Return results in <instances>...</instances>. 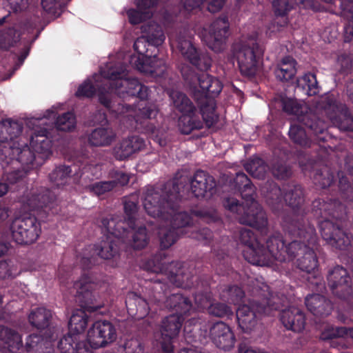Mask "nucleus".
Returning a JSON list of instances; mask_svg holds the SVG:
<instances>
[{"instance_id":"nucleus-1","label":"nucleus","mask_w":353,"mask_h":353,"mask_svg":"<svg viewBox=\"0 0 353 353\" xmlns=\"http://www.w3.org/2000/svg\"><path fill=\"white\" fill-rule=\"evenodd\" d=\"M186 181L185 178H182L180 181H168L161 188H148L143 203L150 216L167 223L176 231L190 225L192 221L190 216L180 211L178 206L182 195L176 186Z\"/></svg>"},{"instance_id":"nucleus-2","label":"nucleus","mask_w":353,"mask_h":353,"mask_svg":"<svg viewBox=\"0 0 353 353\" xmlns=\"http://www.w3.org/2000/svg\"><path fill=\"white\" fill-rule=\"evenodd\" d=\"M289 232L301 241L294 240L288 245L284 243L283 252L286 261L297 258V267L307 273L314 272L318 266V260L314 250L309 245L315 241V230L306 226L299 219L292 220L288 226Z\"/></svg>"},{"instance_id":"nucleus-3","label":"nucleus","mask_w":353,"mask_h":353,"mask_svg":"<svg viewBox=\"0 0 353 353\" xmlns=\"http://www.w3.org/2000/svg\"><path fill=\"white\" fill-rule=\"evenodd\" d=\"M245 203H240L234 197H227L223 200L225 209L236 214V219L241 224L252 227L263 228L267 224V217L260 205L255 201L253 185L239 190Z\"/></svg>"},{"instance_id":"nucleus-4","label":"nucleus","mask_w":353,"mask_h":353,"mask_svg":"<svg viewBox=\"0 0 353 353\" xmlns=\"http://www.w3.org/2000/svg\"><path fill=\"white\" fill-rule=\"evenodd\" d=\"M126 65L119 63L101 71L102 76L110 81L109 89L114 91L121 98L137 97L141 100L148 96V87L142 85L137 79L125 78Z\"/></svg>"},{"instance_id":"nucleus-5","label":"nucleus","mask_w":353,"mask_h":353,"mask_svg":"<svg viewBox=\"0 0 353 353\" xmlns=\"http://www.w3.org/2000/svg\"><path fill=\"white\" fill-rule=\"evenodd\" d=\"M181 71L186 85L196 100L211 99L222 90L221 81L204 72H196L188 65L182 67Z\"/></svg>"},{"instance_id":"nucleus-6","label":"nucleus","mask_w":353,"mask_h":353,"mask_svg":"<svg viewBox=\"0 0 353 353\" xmlns=\"http://www.w3.org/2000/svg\"><path fill=\"white\" fill-rule=\"evenodd\" d=\"M284 243L281 235H273L266 241L267 250L257 242L253 247L246 248L243 256L249 263L261 266L270 265L274 261L285 262Z\"/></svg>"},{"instance_id":"nucleus-7","label":"nucleus","mask_w":353,"mask_h":353,"mask_svg":"<svg viewBox=\"0 0 353 353\" xmlns=\"http://www.w3.org/2000/svg\"><path fill=\"white\" fill-rule=\"evenodd\" d=\"M315 112L325 114L341 130L353 131V117L346 105L336 100L334 95L327 94L316 101Z\"/></svg>"},{"instance_id":"nucleus-8","label":"nucleus","mask_w":353,"mask_h":353,"mask_svg":"<svg viewBox=\"0 0 353 353\" xmlns=\"http://www.w3.org/2000/svg\"><path fill=\"white\" fill-rule=\"evenodd\" d=\"M262 54L261 49L254 39L236 43L233 46V55L236 59L242 74L254 76L259 68V59Z\"/></svg>"},{"instance_id":"nucleus-9","label":"nucleus","mask_w":353,"mask_h":353,"mask_svg":"<svg viewBox=\"0 0 353 353\" xmlns=\"http://www.w3.org/2000/svg\"><path fill=\"white\" fill-rule=\"evenodd\" d=\"M164 252H159L152 259L153 272H164L169 281L177 287H188L192 283V274L179 262L168 263Z\"/></svg>"},{"instance_id":"nucleus-10","label":"nucleus","mask_w":353,"mask_h":353,"mask_svg":"<svg viewBox=\"0 0 353 353\" xmlns=\"http://www.w3.org/2000/svg\"><path fill=\"white\" fill-rule=\"evenodd\" d=\"M10 230L17 243L31 244L39 236L41 226L34 216L24 214L12 221Z\"/></svg>"},{"instance_id":"nucleus-11","label":"nucleus","mask_w":353,"mask_h":353,"mask_svg":"<svg viewBox=\"0 0 353 353\" xmlns=\"http://www.w3.org/2000/svg\"><path fill=\"white\" fill-rule=\"evenodd\" d=\"M0 152L6 159H10L12 164L18 162L26 170L39 166L43 161L29 147L23 145L21 148L18 142L0 145Z\"/></svg>"},{"instance_id":"nucleus-12","label":"nucleus","mask_w":353,"mask_h":353,"mask_svg":"<svg viewBox=\"0 0 353 353\" xmlns=\"http://www.w3.org/2000/svg\"><path fill=\"white\" fill-rule=\"evenodd\" d=\"M185 178L186 181L176 186V190L181 192L185 183H190V189L192 194L196 198H210L215 192L216 181L214 177L203 171H197L192 177L188 179L187 176H181L174 178L172 181H180Z\"/></svg>"},{"instance_id":"nucleus-13","label":"nucleus","mask_w":353,"mask_h":353,"mask_svg":"<svg viewBox=\"0 0 353 353\" xmlns=\"http://www.w3.org/2000/svg\"><path fill=\"white\" fill-rule=\"evenodd\" d=\"M119 239L107 234L104 239L97 245H94L90 252L92 254H84L82 257L81 263L83 268L90 269L97 262V256L101 259L109 260L114 258L119 254Z\"/></svg>"},{"instance_id":"nucleus-14","label":"nucleus","mask_w":353,"mask_h":353,"mask_svg":"<svg viewBox=\"0 0 353 353\" xmlns=\"http://www.w3.org/2000/svg\"><path fill=\"white\" fill-rule=\"evenodd\" d=\"M283 110L289 114L297 117V119L313 131L316 134H323L326 128L325 123L321 120H315V116L311 113L303 114L306 106L299 104L292 99L282 100Z\"/></svg>"},{"instance_id":"nucleus-15","label":"nucleus","mask_w":353,"mask_h":353,"mask_svg":"<svg viewBox=\"0 0 353 353\" xmlns=\"http://www.w3.org/2000/svg\"><path fill=\"white\" fill-rule=\"evenodd\" d=\"M230 24L228 18L220 17L209 26L205 36L207 46L215 52H221L225 48V41L229 35Z\"/></svg>"},{"instance_id":"nucleus-16","label":"nucleus","mask_w":353,"mask_h":353,"mask_svg":"<svg viewBox=\"0 0 353 353\" xmlns=\"http://www.w3.org/2000/svg\"><path fill=\"white\" fill-rule=\"evenodd\" d=\"M88 339L95 348L103 347L117 339L114 325L108 321H97L88 330Z\"/></svg>"},{"instance_id":"nucleus-17","label":"nucleus","mask_w":353,"mask_h":353,"mask_svg":"<svg viewBox=\"0 0 353 353\" xmlns=\"http://www.w3.org/2000/svg\"><path fill=\"white\" fill-rule=\"evenodd\" d=\"M97 287L87 276H82L74 283L76 290L75 300L81 309H101L103 305H97L96 294L94 292Z\"/></svg>"},{"instance_id":"nucleus-18","label":"nucleus","mask_w":353,"mask_h":353,"mask_svg":"<svg viewBox=\"0 0 353 353\" xmlns=\"http://www.w3.org/2000/svg\"><path fill=\"white\" fill-rule=\"evenodd\" d=\"M183 321V317L177 314H171L163 319L161 326V346L163 352H173L172 341L178 336Z\"/></svg>"},{"instance_id":"nucleus-19","label":"nucleus","mask_w":353,"mask_h":353,"mask_svg":"<svg viewBox=\"0 0 353 353\" xmlns=\"http://www.w3.org/2000/svg\"><path fill=\"white\" fill-rule=\"evenodd\" d=\"M320 228L323 239L332 247L344 250L350 244L349 237L332 221H322Z\"/></svg>"},{"instance_id":"nucleus-20","label":"nucleus","mask_w":353,"mask_h":353,"mask_svg":"<svg viewBox=\"0 0 353 353\" xmlns=\"http://www.w3.org/2000/svg\"><path fill=\"white\" fill-rule=\"evenodd\" d=\"M210 314L221 318L232 319L234 318L239 327L243 332H249L256 325V310H210ZM259 312L260 310H256Z\"/></svg>"},{"instance_id":"nucleus-21","label":"nucleus","mask_w":353,"mask_h":353,"mask_svg":"<svg viewBox=\"0 0 353 353\" xmlns=\"http://www.w3.org/2000/svg\"><path fill=\"white\" fill-rule=\"evenodd\" d=\"M210 336L213 343L219 349L228 351L235 343V336L230 327L222 321L216 322L210 329Z\"/></svg>"},{"instance_id":"nucleus-22","label":"nucleus","mask_w":353,"mask_h":353,"mask_svg":"<svg viewBox=\"0 0 353 353\" xmlns=\"http://www.w3.org/2000/svg\"><path fill=\"white\" fill-rule=\"evenodd\" d=\"M145 141L139 136H132L119 141L112 148L113 157L119 161H125L133 154L143 150Z\"/></svg>"},{"instance_id":"nucleus-23","label":"nucleus","mask_w":353,"mask_h":353,"mask_svg":"<svg viewBox=\"0 0 353 353\" xmlns=\"http://www.w3.org/2000/svg\"><path fill=\"white\" fill-rule=\"evenodd\" d=\"M30 145L41 160L48 158L51 154L52 143L48 130L45 128L35 130L30 136Z\"/></svg>"},{"instance_id":"nucleus-24","label":"nucleus","mask_w":353,"mask_h":353,"mask_svg":"<svg viewBox=\"0 0 353 353\" xmlns=\"http://www.w3.org/2000/svg\"><path fill=\"white\" fill-rule=\"evenodd\" d=\"M280 321L288 330L295 332L303 331L305 325V317L303 310H281Z\"/></svg>"},{"instance_id":"nucleus-25","label":"nucleus","mask_w":353,"mask_h":353,"mask_svg":"<svg viewBox=\"0 0 353 353\" xmlns=\"http://www.w3.org/2000/svg\"><path fill=\"white\" fill-rule=\"evenodd\" d=\"M116 137V132L112 128H97L89 134L88 141L92 146L105 147L110 145Z\"/></svg>"},{"instance_id":"nucleus-26","label":"nucleus","mask_w":353,"mask_h":353,"mask_svg":"<svg viewBox=\"0 0 353 353\" xmlns=\"http://www.w3.org/2000/svg\"><path fill=\"white\" fill-rule=\"evenodd\" d=\"M176 47L181 56L188 61H195L197 50L192 43L191 37L187 30L181 31L176 39Z\"/></svg>"},{"instance_id":"nucleus-27","label":"nucleus","mask_w":353,"mask_h":353,"mask_svg":"<svg viewBox=\"0 0 353 353\" xmlns=\"http://www.w3.org/2000/svg\"><path fill=\"white\" fill-rule=\"evenodd\" d=\"M102 227L109 235L118 239L124 238L128 221H123L119 216H109L101 219Z\"/></svg>"},{"instance_id":"nucleus-28","label":"nucleus","mask_w":353,"mask_h":353,"mask_svg":"<svg viewBox=\"0 0 353 353\" xmlns=\"http://www.w3.org/2000/svg\"><path fill=\"white\" fill-rule=\"evenodd\" d=\"M0 341L8 347L10 353H18L23 347L20 334L15 330L0 325Z\"/></svg>"},{"instance_id":"nucleus-29","label":"nucleus","mask_w":353,"mask_h":353,"mask_svg":"<svg viewBox=\"0 0 353 353\" xmlns=\"http://www.w3.org/2000/svg\"><path fill=\"white\" fill-rule=\"evenodd\" d=\"M22 125L18 121L6 119L0 124V145L15 142L13 139L22 132Z\"/></svg>"},{"instance_id":"nucleus-30","label":"nucleus","mask_w":353,"mask_h":353,"mask_svg":"<svg viewBox=\"0 0 353 353\" xmlns=\"http://www.w3.org/2000/svg\"><path fill=\"white\" fill-rule=\"evenodd\" d=\"M54 199V195L48 189L41 188L33 192L27 198L26 204L30 210H36L47 206Z\"/></svg>"},{"instance_id":"nucleus-31","label":"nucleus","mask_w":353,"mask_h":353,"mask_svg":"<svg viewBox=\"0 0 353 353\" xmlns=\"http://www.w3.org/2000/svg\"><path fill=\"white\" fill-rule=\"evenodd\" d=\"M87 310H75L68 322L69 332L79 336L86 330L89 316L86 313ZM88 312H94L95 310H88Z\"/></svg>"},{"instance_id":"nucleus-32","label":"nucleus","mask_w":353,"mask_h":353,"mask_svg":"<svg viewBox=\"0 0 353 353\" xmlns=\"http://www.w3.org/2000/svg\"><path fill=\"white\" fill-rule=\"evenodd\" d=\"M296 61L291 57L282 59L274 70L276 79L282 81L292 79L296 72Z\"/></svg>"},{"instance_id":"nucleus-33","label":"nucleus","mask_w":353,"mask_h":353,"mask_svg":"<svg viewBox=\"0 0 353 353\" xmlns=\"http://www.w3.org/2000/svg\"><path fill=\"white\" fill-rule=\"evenodd\" d=\"M141 30L144 34L143 36L151 45L158 46L163 43L165 35L161 27L159 24L150 21L142 26Z\"/></svg>"},{"instance_id":"nucleus-34","label":"nucleus","mask_w":353,"mask_h":353,"mask_svg":"<svg viewBox=\"0 0 353 353\" xmlns=\"http://www.w3.org/2000/svg\"><path fill=\"white\" fill-rule=\"evenodd\" d=\"M203 121L196 114V110L191 113H184L179 118V128L183 134H188L194 130L202 128Z\"/></svg>"},{"instance_id":"nucleus-35","label":"nucleus","mask_w":353,"mask_h":353,"mask_svg":"<svg viewBox=\"0 0 353 353\" xmlns=\"http://www.w3.org/2000/svg\"><path fill=\"white\" fill-rule=\"evenodd\" d=\"M284 201L292 209H299L303 203V192L299 185H290L285 190Z\"/></svg>"},{"instance_id":"nucleus-36","label":"nucleus","mask_w":353,"mask_h":353,"mask_svg":"<svg viewBox=\"0 0 353 353\" xmlns=\"http://www.w3.org/2000/svg\"><path fill=\"white\" fill-rule=\"evenodd\" d=\"M170 97L174 107L180 112L191 113L196 111V108L190 99L183 92L172 90L170 92Z\"/></svg>"},{"instance_id":"nucleus-37","label":"nucleus","mask_w":353,"mask_h":353,"mask_svg":"<svg viewBox=\"0 0 353 353\" xmlns=\"http://www.w3.org/2000/svg\"><path fill=\"white\" fill-rule=\"evenodd\" d=\"M225 1V0H182V4L184 11L190 12L199 8L203 2H205L209 12L214 13L223 8Z\"/></svg>"},{"instance_id":"nucleus-38","label":"nucleus","mask_w":353,"mask_h":353,"mask_svg":"<svg viewBox=\"0 0 353 353\" xmlns=\"http://www.w3.org/2000/svg\"><path fill=\"white\" fill-rule=\"evenodd\" d=\"M159 236L161 247L167 249L176 241L179 232L171 228L167 223L161 221Z\"/></svg>"},{"instance_id":"nucleus-39","label":"nucleus","mask_w":353,"mask_h":353,"mask_svg":"<svg viewBox=\"0 0 353 353\" xmlns=\"http://www.w3.org/2000/svg\"><path fill=\"white\" fill-rule=\"evenodd\" d=\"M244 167L252 176L259 179H263L269 170L268 165L260 158L250 160L245 164Z\"/></svg>"},{"instance_id":"nucleus-40","label":"nucleus","mask_w":353,"mask_h":353,"mask_svg":"<svg viewBox=\"0 0 353 353\" xmlns=\"http://www.w3.org/2000/svg\"><path fill=\"white\" fill-rule=\"evenodd\" d=\"M52 310H32L28 320L30 324L38 330H45L50 325Z\"/></svg>"},{"instance_id":"nucleus-41","label":"nucleus","mask_w":353,"mask_h":353,"mask_svg":"<svg viewBox=\"0 0 353 353\" xmlns=\"http://www.w3.org/2000/svg\"><path fill=\"white\" fill-rule=\"evenodd\" d=\"M200 101V109L203 121L210 128L218 121V115L215 112V103L213 99Z\"/></svg>"},{"instance_id":"nucleus-42","label":"nucleus","mask_w":353,"mask_h":353,"mask_svg":"<svg viewBox=\"0 0 353 353\" xmlns=\"http://www.w3.org/2000/svg\"><path fill=\"white\" fill-rule=\"evenodd\" d=\"M297 88L302 89L308 96L316 95L319 92V86L314 74L308 73L297 79Z\"/></svg>"},{"instance_id":"nucleus-43","label":"nucleus","mask_w":353,"mask_h":353,"mask_svg":"<svg viewBox=\"0 0 353 353\" xmlns=\"http://www.w3.org/2000/svg\"><path fill=\"white\" fill-rule=\"evenodd\" d=\"M48 330H46L44 333L41 334H30L26 340L25 349L28 352H39L41 349V345L46 341H52L55 339L53 334L46 336Z\"/></svg>"},{"instance_id":"nucleus-44","label":"nucleus","mask_w":353,"mask_h":353,"mask_svg":"<svg viewBox=\"0 0 353 353\" xmlns=\"http://www.w3.org/2000/svg\"><path fill=\"white\" fill-rule=\"evenodd\" d=\"M137 203L138 197L135 194L123 199L124 212L128 221L129 227L132 228H134L135 225V219L138 211Z\"/></svg>"},{"instance_id":"nucleus-45","label":"nucleus","mask_w":353,"mask_h":353,"mask_svg":"<svg viewBox=\"0 0 353 353\" xmlns=\"http://www.w3.org/2000/svg\"><path fill=\"white\" fill-rule=\"evenodd\" d=\"M289 137L291 141L301 147H310V140L305 130L299 125H292L289 130Z\"/></svg>"},{"instance_id":"nucleus-46","label":"nucleus","mask_w":353,"mask_h":353,"mask_svg":"<svg viewBox=\"0 0 353 353\" xmlns=\"http://www.w3.org/2000/svg\"><path fill=\"white\" fill-rule=\"evenodd\" d=\"M283 192L281 188L275 183L270 184V190H267V203L274 210H279L283 206Z\"/></svg>"},{"instance_id":"nucleus-47","label":"nucleus","mask_w":353,"mask_h":353,"mask_svg":"<svg viewBox=\"0 0 353 353\" xmlns=\"http://www.w3.org/2000/svg\"><path fill=\"white\" fill-rule=\"evenodd\" d=\"M314 208H319V215L322 217L327 214H331L333 217L339 219L340 217L339 212L343 210V206L338 201H335L332 203H327L325 202L321 203L320 201H314L313 203Z\"/></svg>"},{"instance_id":"nucleus-48","label":"nucleus","mask_w":353,"mask_h":353,"mask_svg":"<svg viewBox=\"0 0 353 353\" xmlns=\"http://www.w3.org/2000/svg\"><path fill=\"white\" fill-rule=\"evenodd\" d=\"M70 172L71 170L69 166L59 165L49 174V178L56 186L60 187L67 183Z\"/></svg>"},{"instance_id":"nucleus-49","label":"nucleus","mask_w":353,"mask_h":353,"mask_svg":"<svg viewBox=\"0 0 353 353\" xmlns=\"http://www.w3.org/2000/svg\"><path fill=\"white\" fill-rule=\"evenodd\" d=\"M79 336H76V334L68 332L60 339L57 347L61 353H74L76 344L79 343Z\"/></svg>"},{"instance_id":"nucleus-50","label":"nucleus","mask_w":353,"mask_h":353,"mask_svg":"<svg viewBox=\"0 0 353 353\" xmlns=\"http://www.w3.org/2000/svg\"><path fill=\"white\" fill-rule=\"evenodd\" d=\"M55 125L59 130L71 131L76 126V118L72 112H65L57 117Z\"/></svg>"},{"instance_id":"nucleus-51","label":"nucleus","mask_w":353,"mask_h":353,"mask_svg":"<svg viewBox=\"0 0 353 353\" xmlns=\"http://www.w3.org/2000/svg\"><path fill=\"white\" fill-rule=\"evenodd\" d=\"M166 307L170 309H186L192 307L189 299L181 294L176 293L170 296L166 301Z\"/></svg>"},{"instance_id":"nucleus-52","label":"nucleus","mask_w":353,"mask_h":353,"mask_svg":"<svg viewBox=\"0 0 353 353\" xmlns=\"http://www.w3.org/2000/svg\"><path fill=\"white\" fill-rule=\"evenodd\" d=\"M345 281H350L347 270L341 266L337 265L330 270L327 274L328 285H336Z\"/></svg>"},{"instance_id":"nucleus-53","label":"nucleus","mask_w":353,"mask_h":353,"mask_svg":"<svg viewBox=\"0 0 353 353\" xmlns=\"http://www.w3.org/2000/svg\"><path fill=\"white\" fill-rule=\"evenodd\" d=\"M333 180V174L327 167H323L320 170H317L314 176V183L322 188L330 186Z\"/></svg>"},{"instance_id":"nucleus-54","label":"nucleus","mask_w":353,"mask_h":353,"mask_svg":"<svg viewBox=\"0 0 353 353\" xmlns=\"http://www.w3.org/2000/svg\"><path fill=\"white\" fill-rule=\"evenodd\" d=\"M305 305L307 309L326 308L331 307V302L319 294H314L305 298Z\"/></svg>"},{"instance_id":"nucleus-55","label":"nucleus","mask_w":353,"mask_h":353,"mask_svg":"<svg viewBox=\"0 0 353 353\" xmlns=\"http://www.w3.org/2000/svg\"><path fill=\"white\" fill-rule=\"evenodd\" d=\"M271 172L278 179H286L292 175L291 168L281 161H276L272 163Z\"/></svg>"},{"instance_id":"nucleus-56","label":"nucleus","mask_w":353,"mask_h":353,"mask_svg":"<svg viewBox=\"0 0 353 353\" xmlns=\"http://www.w3.org/2000/svg\"><path fill=\"white\" fill-rule=\"evenodd\" d=\"M223 296L227 299L228 301L234 305H241L244 297L243 291L236 285L229 287L224 292Z\"/></svg>"},{"instance_id":"nucleus-57","label":"nucleus","mask_w":353,"mask_h":353,"mask_svg":"<svg viewBox=\"0 0 353 353\" xmlns=\"http://www.w3.org/2000/svg\"><path fill=\"white\" fill-rule=\"evenodd\" d=\"M333 294L341 299H345L352 293L350 281H345L335 285H328Z\"/></svg>"},{"instance_id":"nucleus-58","label":"nucleus","mask_w":353,"mask_h":353,"mask_svg":"<svg viewBox=\"0 0 353 353\" xmlns=\"http://www.w3.org/2000/svg\"><path fill=\"white\" fill-rule=\"evenodd\" d=\"M342 15L348 21V24L345 27L344 39L345 41H353V12L348 6L342 7Z\"/></svg>"},{"instance_id":"nucleus-59","label":"nucleus","mask_w":353,"mask_h":353,"mask_svg":"<svg viewBox=\"0 0 353 353\" xmlns=\"http://www.w3.org/2000/svg\"><path fill=\"white\" fill-rule=\"evenodd\" d=\"M139 105V110L134 113V117L137 122L140 121L143 119H152L155 117L157 114V109L154 105H148L145 106L141 107Z\"/></svg>"},{"instance_id":"nucleus-60","label":"nucleus","mask_w":353,"mask_h":353,"mask_svg":"<svg viewBox=\"0 0 353 353\" xmlns=\"http://www.w3.org/2000/svg\"><path fill=\"white\" fill-rule=\"evenodd\" d=\"M132 246L135 249L143 248L148 242V237L145 227H140L132 235Z\"/></svg>"},{"instance_id":"nucleus-61","label":"nucleus","mask_w":353,"mask_h":353,"mask_svg":"<svg viewBox=\"0 0 353 353\" xmlns=\"http://www.w3.org/2000/svg\"><path fill=\"white\" fill-rule=\"evenodd\" d=\"M115 188L114 182L111 181L95 183L89 186V189L97 196L103 195Z\"/></svg>"},{"instance_id":"nucleus-62","label":"nucleus","mask_w":353,"mask_h":353,"mask_svg":"<svg viewBox=\"0 0 353 353\" xmlns=\"http://www.w3.org/2000/svg\"><path fill=\"white\" fill-rule=\"evenodd\" d=\"M123 350L124 353H144L145 347L140 340L130 339L125 341Z\"/></svg>"},{"instance_id":"nucleus-63","label":"nucleus","mask_w":353,"mask_h":353,"mask_svg":"<svg viewBox=\"0 0 353 353\" xmlns=\"http://www.w3.org/2000/svg\"><path fill=\"white\" fill-rule=\"evenodd\" d=\"M239 241L240 242L245 245L247 248L253 247L255 244H257V240L252 230L250 229H242L239 232Z\"/></svg>"},{"instance_id":"nucleus-64","label":"nucleus","mask_w":353,"mask_h":353,"mask_svg":"<svg viewBox=\"0 0 353 353\" xmlns=\"http://www.w3.org/2000/svg\"><path fill=\"white\" fill-rule=\"evenodd\" d=\"M128 16L132 24H138L145 19L150 18L152 12L150 11H140L139 9L138 10H130L128 11Z\"/></svg>"}]
</instances>
